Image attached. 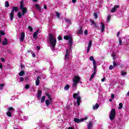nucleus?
I'll list each match as a JSON object with an SVG mask.
<instances>
[{
	"instance_id": "6e6552de",
	"label": "nucleus",
	"mask_w": 129,
	"mask_h": 129,
	"mask_svg": "<svg viewBox=\"0 0 129 129\" xmlns=\"http://www.w3.org/2000/svg\"><path fill=\"white\" fill-rule=\"evenodd\" d=\"M25 39V33L22 32L21 34V38H20V42H24V40Z\"/></svg>"
},
{
	"instance_id": "4be33fe9",
	"label": "nucleus",
	"mask_w": 129,
	"mask_h": 129,
	"mask_svg": "<svg viewBox=\"0 0 129 129\" xmlns=\"http://www.w3.org/2000/svg\"><path fill=\"white\" fill-rule=\"evenodd\" d=\"M93 69H94V72H93V73H95L96 74V68L97 67V64H93Z\"/></svg>"
},
{
	"instance_id": "c85d7f7f",
	"label": "nucleus",
	"mask_w": 129,
	"mask_h": 129,
	"mask_svg": "<svg viewBox=\"0 0 129 129\" xmlns=\"http://www.w3.org/2000/svg\"><path fill=\"white\" fill-rule=\"evenodd\" d=\"M7 116H9V117H12V112H11L10 111H7Z\"/></svg>"
},
{
	"instance_id": "58836bf2",
	"label": "nucleus",
	"mask_w": 129,
	"mask_h": 129,
	"mask_svg": "<svg viewBox=\"0 0 129 129\" xmlns=\"http://www.w3.org/2000/svg\"><path fill=\"white\" fill-rule=\"evenodd\" d=\"M121 44H122V41H121V38H119V45L121 46Z\"/></svg>"
},
{
	"instance_id": "6e6d98bb",
	"label": "nucleus",
	"mask_w": 129,
	"mask_h": 129,
	"mask_svg": "<svg viewBox=\"0 0 129 129\" xmlns=\"http://www.w3.org/2000/svg\"><path fill=\"white\" fill-rule=\"evenodd\" d=\"M84 34L85 35H87V34H88V31H87V30H85Z\"/></svg>"
},
{
	"instance_id": "a19ab883",
	"label": "nucleus",
	"mask_w": 129,
	"mask_h": 129,
	"mask_svg": "<svg viewBox=\"0 0 129 129\" xmlns=\"http://www.w3.org/2000/svg\"><path fill=\"white\" fill-rule=\"evenodd\" d=\"M4 86H5V84H0V89H2L3 88H4Z\"/></svg>"
},
{
	"instance_id": "b1692460",
	"label": "nucleus",
	"mask_w": 129,
	"mask_h": 129,
	"mask_svg": "<svg viewBox=\"0 0 129 129\" xmlns=\"http://www.w3.org/2000/svg\"><path fill=\"white\" fill-rule=\"evenodd\" d=\"M99 107V105L98 103H96L95 105L93 106V109H97Z\"/></svg>"
},
{
	"instance_id": "680f3d73",
	"label": "nucleus",
	"mask_w": 129,
	"mask_h": 129,
	"mask_svg": "<svg viewBox=\"0 0 129 129\" xmlns=\"http://www.w3.org/2000/svg\"><path fill=\"white\" fill-rule=\"evenodd\" d=\"M1 61L2 62H5V58H4V57H2L1 59Z\"/></svg>"
},
{
	"instance_id": "0eeeda50",
	"label": "nucleus",
	"mask_w": 129,
	"mask_h": 129,
	"mask_svg": "<svg viewBox=\"0 0 129 129\" xmlns=\"http://www.w3.org/2000/svg\"><path fill=\"white\" fill-rule=\"evenodd\" d=\"M70 55V52H69V50L68 49H66V54L64 56V59L67 60H69V56Z\"/></svg>"
},
{
	"instance_id": "ddd939ff",
	"label": "nucleus",
	"mask_w": 129,
	"mask_h": 129,
	"mask_svg": "<svg viewBox=\"0 0 129 129\" xmlns=\"http://www.w3.org/2000/svg\"><path fill=\"white\" fill-rule=\"evenodd\" d=\"M39 31H40V29H38L36 32H35L33 33V38L34 39H36V38H37V37H38V33H39Z\"/></svg>"
},
{
	"instance_id": "bf43d9fd",
	"label": "nucleus",
	"mask_w": 129,
	"mask_h": 129,
	"mask_svg": "<svg viewBox=\"0 0 129 129\" xmlns=\"http://www.w3.org/2000/svg\"><path fill=\"white\" fill-rule=\"evenodd\" d=\"M36 49L37 50H40L41 49V47H40L39 46H36Z\"/></svg>"
},
{
	"instance_id": "864d4df0",
	"label": "nucleus",
	"mask_w": 129,
	"mask_h": 129,
	"mask_svg": "<svg viewBox=\"0 0 129 129\" xmlns=\"http://www.w3.org/2000/svg\"><path fill=\"white\" fill-rule=\"evenodd\" d=\"M58 40L59 41H62V37L61 36H59L58 37Z\"/></svg>"
},
{
	"instance_id": "4468645a",
	"label": "nucleus",
	"mask_w": 129,
	"mask_h": 129,
	"mask_svg": "<svg viewBox=\"0 0 129 129\" xmlns=\"http://www.w3.org/2000/svg\"><path fill=\"white\" fill-rule=\"evenodd\" d=\"M18 11H19V8L18 7H13L11 12L14 14L15 12H18Z\"/></svg>"
},
{
	"instance_id": "6ab92c4d",
	"label": "nucleus",
	"mask_w": 129,
	"mask_h": 129,
	"mask_svg": "<svg viewBox=\"0 0 129 129\" xmlns=\"http://www.w3.org/2000/svg\"><path fill=\"white\" fill-rule=\"evenodd\" d=\"M46 96H47L48 98V99L50 100V101H52V100H53L52 99V98L51 97V94H48V93H46L45 94Z\"/></svg>"
},
{
	"instance_id": "473e14b6",
	"label": "nucleus",
	"mask_w": 129,
	"mask_h": 129,
	"mask_svg": "<svg viewBox=\"0 0 129 129\" xmlns=\"http://www.w3.org/2000/svg\"><path fill=\"white\" fill-rule=\"evenodd\" d=\"M70 45H73V41H72V37H71L69 40Z\"/></svg>"
},
{
	"instance_id": "c9c22d12",
	"label": "nucleus",
	"mask_w": 129,
	"mask_h": 129,
	"mask_svg": "<svg viewBox=\"0 0 129 129\" xmlns=\"http://www.w3.org/2000/svg\"><path fill=\"white\" fill-rule=\"evenodd\" d=\"M91 46H92V41L91 40H90L89 41V44L88 45V47L89 48H91Z\"/></svg>"
},
{
	"instance_id": "5701e85b",
	"label": "nucleus",
	"mask_w": 129,
	"mask_h": 129,
	"mask_svg": "<svg viewBox=\"0 0 129 129\" xmlns=\"http://www.w3.org/2000/svg\"><path fill=\"white\" fill-rule=\"evenodd\" d=\"M14 13L13 12L11 13L10 15V18L11 21H13L14 20Z\"/></svg>"
},
{
	"instance_id": "f3484780",
	"label": "nucleus",
	"mask_w": 129,
	"mask_h": 129,
	"mask_svg": "<svg viewBox=\"0 0 129 129\" xmlns=\"http://www.w3.org/2000/svg\"><path fill=\"white\" fill-rule=\"evenodd\" d=\"M93 126V123L92 122H89V124H88V129H91V127Z\"/></svg>"
},
{
	"instance_id": "2eb2a0df",
	"label": "nucleus",
	"mask_w": 129,
	"mask_h": 129,
	"mask_svg": "<svg viewBox=\"0 0 129 129\" xmlns=\"http://www.w3.org/2000/svg\"><path fill=\"white\" fill-rule=\"evenodd\" d=\"M90 22L92 24H93L94 28H95V29H97V24H96V23H95V21H94V20H93L92 19H91Z\"/></svg>"
},
{
	"instance_id": "7ed1b4c3",
	"label": "nucleus",
	"mask_w": 129,
	"mask_h": 129,
	"mask_svg": "<svg viewBox=\"0 0 129 129\" xmlns=\"http://www.w3.org/2000/svg\"><path fill=\"white\" fill-rule=\"evenodd\" d=\"M73 81L74 83L72 84V87L73 90H74V87H76L80 81V77L79 76H75L73 79Z\"/></svg>"
},
{
	"instance_id": "79ce46f5",
	"label": "nucleus",
	"mask_w": 129,
	"mask_h": 129,
	"mask_svg": "<svg viewBox=\"0 0 129 129\" xmlns=\"http://www.w3.org/2000/svg\"><path fill=\"white\" fill-rule=\"evenodd\" d=\"M113 68H114V67L112 65H110L109 67V69L110 70H112V69H113Z\"/></svg>"
},
{
	"instance_id": "dca6fc26",
	"label": "nucleus",
	"mask_w": 129,
	"mask_h": 129,
	"mask_svg": "<svg viewBox=\"0 0 129 129\" xmlns=\"http://www.w3.org/2000/svg\"><path fill=\"white\" fill-rule=\"evenodd\" d=\"M2 45L3 46H6V45H8V39L7 38H5L4 40L2 41Z\"/></svg>"
},
{
	"instance_id": "de8ad7c7",
	"label": "nucleus",
	"mask_w": 129,
	"mask_h": 129,
	"mask_svg": "<svg viewBox=\"0 0 129 129\" xmlns=\"http://www.w3.org/2000/svg\"><path fill=\"white\" fill-rule=\"evenodd\" d=\"M0 34H1V35H2V36H3L4 35H6V33H5L4 31H0Z\"/></svg>"
},
{
	"instance_id": "7c9ffc66",
	"label": "nucleus",
	"mask_w": 129,
	"mask_h": 129,
	"mask_svg": "<svg viewBox=\"0 0 129 129\" xmlns=\"http://www.w3.org/2000/svg\"><path fill=\"white\" fill-rule=\"evenodd\" d=\"M37 96H42V90H38L37 92Z\"/></svg>"
},
{
	"instance_id": "f03ea898",
	"label": "nucleus",
	"mask_w": 129,
	"mask_h": 129,
	"mask_svg": "<svg viewBox=\"0 0 129 129\" xmlns=\"http://www.w3.org/2000/svg\"><path fill=\"white\" fill-rule=\"evenodd\" d=\"M48 40L51 45L52 49L55 50V47H56V44H57V39L56 37L54 36V34H48Z\"/></svg>"
},
{
	"instance_id": "e433bc0d",
	"label": "nucleus",
	"mask_w": 129,
	"mask_h": 129,
	"mask_svg": "<svg viewBox=\"0 0 129 129\" xmlns=\"http://www.w3.org/2000/svg\"><path fill=\"white\" fill-rule=\"evenodd\" d=\"M65 21L67 23H68L69 24H70L71 25V21L69 19H65Z\"/></svg>"
},
{
	"instance_id": "20e7f679",
	"label": "nucleus",
	"mask_w": 129,
	"mask_h": 129,
	"mask_svg": "<svg viewBox=\"0 0 129 129\" xmlns=\"http://www.w3.org/2000/svg\"><path fill=\"white\" fill-rule=\"evenodd\" d=\"M79 93H80V92H77V93H74L73 95V97L74 99H77V103L78 106L80 105V102L81 101V97L78 96V95H79ZM77 96L78 97H77Z\"/></svg>"
},
{
	"instance_id": "f257e3e1",
	"label": "nucleus",
	"mask_w": 129,
	"mask_h": 129,
	"mask_svg": "<svg viewBox=\"0 0 129 129\" xmlns=\"http://www.w3.org/2000/svg\"><path fill=\"white\" fill-rule=\"evenodd\" d=\"M20 10L22 11V13L21 12H18L17 14V17L19 19H21L23 16H25L26 14H28V10L26 7H24V1L20 2Z\"/></svg>"
},
{
	"instance_id": "c03bdc74",
	"label": "nucleus",
	"mask_w": 129,
	"mask_h": 129,
	"mask_svg": "<svg viewBox=\"0 0 129 129\" xmlns=\"http://www.w3.org/2000/svg\"><path fill=\"white\" fill-rule=\"evenodd\" d=\"M72 48H73V46H72V45H70L69 51H71V52H72Z\"/></svg>"
},
{
	"instance_id": "f8f14e48",
	"label": "nucleus",
	"mask_w": 129,
	"mask_h": 129,
	"mask_svg": "<svg viewBox=\"0 0 129 129\" xmlns=\"http://www.w3.org/2000/svg\"><path fill=\"white\" fill-rule=\"evenodd\" d=\"M90 61H93V65H95L96 64V61L94 59V57L93 56H91L90 57Z\"/></svg>"
},
{
	"instance_id": "13d9d810",
	"label": "nucleus",
	"mask_w": 129,
	"mask_h": 129,
	"mask_svg": "<svg viewBox=\"0 0 129 129\" xmlns=\"http://www.w3.org/2000/svg\"><path fill=\"white\" fill-rule=\"evenodd\" d=\"M89 51H90V47H88L87 53H89Z\"/></svg>"
},
{
	"instance_id": "aec40b11",
	"label": "nucleus",
	"mask_w": 129,
	"mask_h": 129,
	"mask_svg": "<svg viewBox=\"0 0 129 129\" xmlns=\"http://www.w3.org/2000/svg\"><path fill=\"white\" fill-rule=\"evenodd\" d=\"M80 29L79 30L78 33L79 35H82L83 34V30H82V27H80Z\"/></svg>"
},
{
	"instance_id": "72a5a7b5",
	"label": "nucleus",
	"mask_w": 129,
	"mask_h": 129,
	"mask_svg": "<svg viewBox=\"0 0 129 129\" xmlns=\"http://www.w3.org/2000/svg\"><path fill=\"white\" fill-rule=\"evenodd\" d=\"M8 111H14L15 110V109H14V108H13V107H8Z\"/></svg>"
},
{
	"instance_id": "a18cd8bd",
	"label": "nucleus",
	"mask_w": 129,
	"mask_h": 129,
	"mask_svg": "<svg viewBox=\"0 0 129 129\" xmlns=\"http://www.w3.org/2000/svg\"><path fill=\"white\" fill-rule=\"evenodd\" d=\"M28 30L30 31V32H33V28L31 26H28Z\"/></svg>"
},
{
	"instance_id": "f704fd0d",
	"label": "nucleus",
	"mask_w": 129,
	"mask_h": 129,
	"mask_svg": "<svg viewBox=\"0 0 129 129\" xmlns=\"http://www.w3.org/2000/svg\"><path fill=\"white\" fill-rule=\"evenodd\" d=\"M5 7L6 8H9V7H10V4H9V2L8 1L5 2Z\"/></svg>"
},
{
	"instance_id": "423d86ee",
	"label": "nucleus",
	"mask_w": 129,
	"mask_h": 129,
	"mask_svg": "<svg viewBox=\"0 0 129 129\" xmlns=\"http://www.w3.org/2000/svg\"><path fill=\"white\" fill-rule=\"evenodd\" d=\"M88 119V117L86 116L85 118H82L81 119H78V118H75L74 119V121L75 122H77V123H79L80 122H81V121H83L84 120H86Z\"/></svg>"
},
{
	"instance_id": "cd10ccee",
	"label": "nucleus",
	"mask_w": 129,
	"mask_h": 129,
	"mask_svg": "<svg viewBox=\"0 0 129 129\" xmlns=\"http://www.w3.org/2000/svg\"><path fill=\"white\" fill-rule=\"evenodd\" d=\"M45 99H46V96H43L42 97V98H41L40 102H41V103H43V102H44V101H45Z\"/></svg>"
},
{
	"instance_id": "9b49d317",
	"label": "nucleus",
	"mask_w": 129,
	"mask_h": 129,
	"mask_svg": "<svg viewBox=\"0 0 129 129\" xmlns=\"http://www.w3.org/2000/svg\"><path fill=\"white\" fill-rule=\"evenodd\" d=\"M101 28L102 33H103L104 32V29H105V25L104 24L103 22H102L101 24Z\"/></svg>"
},
{
	"instance_id": "e2e57ef3",
	"label": "nucleus",
	"mask_w": 129,
	"mask_h": 129,
	"mask_svg": "<svg viewBox=\"0 0 129 129\" xmlns=\"http://www.w3.org/2000/svg\"><path fill=\"white\" fill-rule=\"evenodd\" d=\"M120 35V32H117V37H118L119 35Z\"/></svg>"
},
{
	"instance_id": "9d476101",
	"label": "nucleus",
	"mask_w": 129,
	"mask_h": 129,
	"mask_svg": "<svg viewBox=\"0 0 129 129\" xmlns=\"http://www.w3.org/2000/svg\"><path fill=\"white\" fill-rule=\"evenodd\" d=\"M40 78H41L40 77H37L36 78V81L35 82V85L36 86H38L40 85Z\"/></svg>"
},
{
	"instance_id": "c756f323",
	"label": "nucleus",
	"mask_w": 129,
	"mask_h": 129,
	"mask_svg": "<svg viewBox=\"0 0 129 129\" xmlns=\"http://www.w3.org/2000/svg\"><path fill=\"white\" fill-rule=\"evenodd\" d=\"M70 38H72L71 36L66 35L64 36L63 39H64V40H70Z\"/></svg>"
},
{
	"instance_id": "4c0bfd02",
	"label": "nucleus",
	"mask_w": 129,
	"mask_h": 129,
	"mask_svg": "<svg viewBox=\"0 0 129 129\" xmlns=\"http://www.w3.org/2000/svg\"><path fill=\"white\" fill-rule=\"evenodd\" d=\"M126 74H127V73H126V72H121V75L122 76H124V75H126Z\"/></svg>"
},
{
	"instance_id": "3c124183",
	"label": "nucleus",
	"mask_w": 129,
	"mask_h": 129,
	"mask_svg": "<svg viewBox=\"0 0 129 129\" xmlns=\"http://www.w3.org/2000/svg\"><path fill=\"white\" fill-rule=\"evenodd\" d=\"M24 78H23V77H20V81L21 82H23V81H24Z\"/></svg>"
},
{
	"instance_id": "bb28decb",
	"label": "nucleus",
	"mask_w": 129,
	"mask_h": 129,
	"mask_svg": "<svg viewBox=\"0 0 129 129\" xmlns=\"http://www.w3.org/2000/svg\"><path fill=\"white\" fill-rule=\"evenodd\" d=\"M55 16L57 19H60V16H61V14L58 12H55Z\"/></svg>"
},
{
	"instance_id": "37998d69",
	"label": "nucleus",
	"mask_w": 129,
	"mask_h": 129,
	"mask_svg": "<svg viewBox=\"0 0 129 129\" xmlns=\"http://www.w3.org/2000/svg\"><path fill=\"white\" fill-rule=\"evenodd\" d=\"M31 54H32V56L33 58H35V57H36V54H35V53L33 51H31Z\"/></svg>"
},
{
	"instance_id": "338daca9",
	"label": "nucleus",
	"mask_w": 129,
	"mask_h": 129,
	"mask_svg": "<svg viewBox=\"0 0 129 129\" xmlns=\"http://www.w3.org/2000/svg\"><path fill=\"white\" fill-rule=\"evenodd\" d=\"M31 52H33V51L32 50H27L28 54H30V53H31Z\"/></svg>"
},
{
	"instance_id": "393cba45",
	"label": "nucleus",
	"mask_w": 129,
	"mask_h": 129,
	"mask_svg": "<svg viewBox=\"0 0 129 129\" xmlns=\"http://www.w3.org/2000/svg\"><path fill=\"white\" fill-rule=\"evenodd\" d=\"M69 88H70V86L69 85H67L64 87V90L66 91L69 90Z\"/></svg>"
},
{
	"instance_id": "4d7b16f0",
	"label": "nucleus",
	"mask_w": 129,
	"mask_h": 129,
	"mask_svg": "<svg viewBox=\"0 0 129 129\" xmlns=\"http://www.w3.org/2000/svg\"><path fill=\"white\" fill-rule=\"evenodd\" d=\"M111 97L112 99L114 98V94H111Z\"/></svg>"
},
{
	"instance_id": "8fccbe9b",
	"label": "nucleus",
	"mask_w": 129,
	"mask_h": 129,
	"mask_svg": "<svg viewBox=\"0 0 129 129\" xmlns=\"http://www.w3.org/2000/svg\"><path fill=\"white\" fill-rule=\"evenodd\" d=\"M110 18H111V17L110 16H108V17L107 18V22H109V21H110Z\"/></svg>"
},
{
	"instance_id": "603ef678",
	"label": "nucleus",
	"mask_w": 129,
	"mask_h": 129,
	"mask_svg": "<svg viewBox=\"0 0 129 129\" xmlns=\"http://www.w3.org/2000/svg\"><path fill=\"white\" fill-rule=\"evenodd\" d=\"M29 80V78L28 77L24 78V81H28Z\"/></svg>"
},
{
	"instance_id": "09e8293b",
	"label": "nucleus",
	"mask_w": 129,
	"mask_h": 129,
	"mask_svg": "<svg viewBox=\"0 0 129 129\" xmlns=\"http://www.w3.org/2000/svg\"><path fill=\"white\" fill-rule=\"evenodd\" d=\"M25 88H26V89H29L30 88V85L26 84L25 85Z\"/></svg>"
},
{
	"instance_id": "49530a36",
	"label": "nucleus",
	"mask_w": 129,
	"mask_h": 129,
	"mask_svg": "<svg viewBox=\"0 0 129 129\" xmlns=\"http://www.w3.org/2000/svg\"><path fill=\"white\" fill-rule=\"evenodd\" d=\"M94 16L95 19H97V18H98V16H97V13H95L94 14Z\"/></svg>"
},
{
	"instance_id": "1a4fd4ad",
	"label": "nucleus",
	"mask_w": 129,
	"mask_h": 129,
	"mask_svg": "<svg viewBox=\"0 0 129 129\" xmlns=\"http://www.w3.org/2000/svg\"><path fill=\"white\" fill-rule=\"evenodd\" d=\"M117 8H119V6H114V7L111 10V13H115V11H116V9H117Z\"/></svg>"
},
{
	"instance_id": "ea45409f",
	"label": "nucleus",
	"mask_w": 129,
	"mask_h": 129,
	"mask_svg": "<svg viewBox=\"0 0 129 129\" xmlns=\"http://www.w3.org/2000/svg\"><path fill=\"white\" fill-rule=\"evenodd\" d=\"M122 106H123V105H122V103H120L119 104V109H121V108H122Z\"/></svg>"
},
{
	"instance_id": "0e129e2a",
	"label": "nucleus",
	"mask_w": 129,
	"mask_h": 129,
	"mask_svg": "<svg viewBox=\"0 0 129 129\" xmlns=\"http://www.w3.org/2000/svg\"><path fill=\"white\" fill-rule=\"evenodd\" d=\"M105 80V78H104L103 79H101V81L102 82H104V81Z\"/></svg>"
},
{
	"instance_id": "774afa93",
	"label": "nucleus",
	"mask_w": 129,
	"mask_h": 129,
	"mask_svg": "<svg viewBox=\"0 0 129 129\" xmlns=\"http://www.w3.org/2000/svg\"><path fill=\"white\" fill-rule=\"evenodd\" d=\"M68 129H74L73 127H69Z\"/></svg>"
},
{
	"instance_id": "5fc2aeb1",
	"label": "nucleus",
	"mask_w": 129,
	"mask_h": 129,
	"mask_svg": "<svg viewBox=\"0 0 129 129\" xmlns=\"http://www.w3.org/2000/svg\"><path fill=\"white\" fill-rule=\"evenodd\" d=\"M113 67H115L116 66H117V64L115 63V62L113 61Z\"/></svg>"
},
{
	"instance_id": "412c9836",
	"label": "nucleus",
	"mask_w": 129,
	"mask_h": 129,
	"mask_svg": "<svg viewBox=\"0 0 129 129\" xmlns=\"http://www.w3.org/2000/svg\"><path fill=\"white\" fill-rule=\"evenodd\" d=\"M50 103H51V102H50V100L46 99L45 100V104L46 106H47V107L49 106V105H50Z\"/></svg>"
},
{
	"instance_id": "69168bd1",
	"label": "nucleus",
	"mask_w": 129,
	"mask_h": 129,
	"mask_svg": "<svg viewBox=\"0 0 129 129\" xmlns=\"http://www.w3.org/2000/svg\"><path fill=\"white\" fill-rule=\"evenodd\" d=\"M72 2L73 4H75V3H76V0H72Z\"/></svg>"
},
{
	"instance_id": "39448f33",
	"label": "nucleus",
	"mask_w": 129,
	"mask_h": 129,
	"mask_svg": "<svg viewBox=\"0 0 129 129\" xmlns=\"http://www.w3.org/2000/svg\"><path fill=\"white\" fill-rule=\"evenodd\" d=\"M116 113V112L115 111V109L112 108L111 110V112L110 113L109 115V118L110 120H113L114 118H115V114Z\"/></svg>"
},
{
	"instance_id": "052dcab7",
	"label": "nucleus",
	"mask_w": 129,
	"mask_h": 129,
	"mask_svg": "<svg viewBox=\"0 0 129 129\" xmlns=\"http://www.w3.org/2000/svg\"><path fill=\"white\" fill-rule=\"evenodd\" d=\"M4 67H3V64L0 63V69H3Z\"/></svg>"
},
{
	"instance_id": "a211bd4d",
	"label": "nucleus",
	"mask_w": 129,
	"mask_h": 129,
	"mask_svg": "<svg viewBox=\"0 0 129 129\" xmlns=\"http://www.w3.org/2000/svg\"><path fill=\"white\" fill-rule=\"evenodd\" d=\"M35 8L36 9H37V10H38L39 12H41V11H42V9L40 7V6L38 4L35 5Z\"/></svg>"
},
{
	"instance_id": "2f4dec72",
	"label": "nucleus",
	"mask_w": 129,
	"mask_h": 129,
	"mask_svg": "<svg viewBox=\"0 0 129 129\" xmlns=\"http://www.w3.org/2000/svg\"><path fill=\"white\" fill-rule=\"evenodd\" d=\"M18 74L19 76H24V74H25V72H24V71H21Z\"/></svg>"
},
{
	"instance_id": "a878e982",
	"label": "nucleus",
	"mask_w": 129,
	"mask_h": 129,
	"mask_svg": "<svg viewBox=\"0 0 129 129\" xmlns=\"http://www.w3.org/2000/svg\"><path fill=\"white\" fill-rule=\"evenodd\" d=\"M95 75H96V74H95V73H93V74H92V75L91 76V77L90 78V81H91V80H92V79H93L94 77H95Z\"/></svg>"
}]
</instances>
